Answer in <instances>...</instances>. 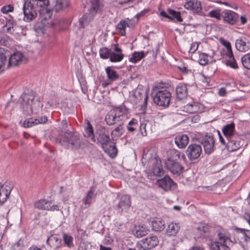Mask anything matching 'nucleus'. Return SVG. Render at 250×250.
I'll return each mask as SVG.
<instances>
[{
	"label": "nucleus",
	"mask_w": 250,
	"mask_h": 250,
	"mask_svg": "<svg viewBox=\"0 0 250 250\" xmlns=\"http://www.w3.org/2000/svg\"><path fill=\"white\" fill-rule=\"evenodd\" d=\"M137 127L138 124L136 120L133 119L131 121H130L129 122L127 128L128 131L130 132H133L136 129Z\"/></svg>",
	"instance_id": "5fc2aeb1"
},
{
	"label": "nucleus",
	"mask_w": 250,
	"mask_h": 250,
	"mask_svg": "<svg viewBox=\"0 0 250 250\" xmlns=\"http://www.w3.org/2000/svg\"><path fill=\"white\" fill-rule=\"evenodd\" d=\"M208 16L215 18L217 19L220 20L221 18V14L218 10H212L208 13Z\"/></svg>",
	"instance_id": "4d7b16f0"
},
{
	"label": "nucleus",
	"mask_w": 250,
	"mask_h": 250,
	"mask_svg": "<svg viewBox=\"0 0 250 250\" xmlns=\"http://www.w3.org/2000/svg\"><path fill=\"white\" fill-rule=\"evenodd\" d=\"M112 48L114 51L111 52L110 56V61L111 62H119L121 61L124 57L122 53V49L119 47L118 44H114L112 45Z\"/></svg>",
	"instance_id": "dca6fc26"
},
{
	"label": "nucleus",
	"mask_w": 250,
	"mask_h": 250,
	"mask_svg": "<svg viewBox=\"0 0 250 250\" xmlns=\"http://www.w3.org/2000/svg\"><path fill=\"white\" fill-rule=\"evenodd\" d=\"M235 46L239 51L246 52L250 49V43L245 37H241L236 40Z\"/></svg>",
	"instance_id": "6ab92c4d"
},
{
	"label": "nucleus",
	"mask_w": 250,
	"mask_h": 250,
	"mask_svg": "<svg viewBox=\"0 0 250 250\" xmlns=\"http://www.w3.org/2000/svg\"><path fill=\"white\" fill-rule=\"evenodd\" d=\"M75 136L76 135H75L72 132L69 130H66L64 132V138H65L66 142H68V140L71 139Z\"/></svg>",
	"instance_id": "13d9d810"
},
{
	"label": "nucleus",
	"mask_w": 250,
	"mask_h": 250,
	"mask_svg": "<svg viewBox=\"0 0 250 250\" xmlns=\"http://www.w3.org/2000/svg\"><path fill=\"white\" fill-rule=\"evenodd\" d=\"M180 229L179 224L171 222L170 223L166 229V233L169 236H175L178 233Z\"/></svg>",
	"instance_id": "393cba45"
},
{
	"label": "nucleus",
	"mask_w": 250,
	"mask_h": 250,
	"mask_svg": "<svg viewBox=\"0 0 250 250\" xmlns=\"http://www.w3.org/2000/svg\"><path fill=\"white\" fill-rule=\"evenodd\" d=\"M243 217L244 219L246 220L250 225V214L247 213H245L243 215Z\"/></svg>",
	"instance_id": "338daca9"
},
{
	"label": "nucleus",
	"mask_w": 250,
	"mask_h": 250,
	"mask_svg": "<svg viewBox=\"0 0 250 250\" xmlns=\"http://www.w3.org/2000/svg\"><path fill=\"white\" fill-rule=\"evenodd\" d=\"M21 98V104L26 114H37L41 110L42 105L34 92L24 93L22 94Z\"/></svg>",
	"instance_id": "f257e3e1"
},
{
	"label": "nucleus",
	"mask_w": 250,
	"mask_h": 250,
	"mask_svg": "<svg viewBox=\"0 0 250 250\" xmlns=\"http://www.w3.org/2000/svg\"><path fill=\"white\" fill-rule=\"evenodd\" d=\"M194 0H186V2L185 3L184 6L187 9H191L192 6H193V2Z\"/></svg>",
	"instance_id": "e2e57ef3"
},
{
	"label": "nucleus",
	"mask_w": 250,
	"mask_h": 250,
	"mask_svg": "<svg viewBox=\"0 0 250 250\" xmlns=\"http://www.w3.org/2000/svg\"><path fill=\"white\" fill-rule=\"evenodd\" d=\"M227 140L228 141L227 146L229 151H233L236 150L240 147V143L235 139V136L228 138Z\"/></svg>",
	"instance_id": "cd10ccee"
},
{
	"label": "nucleus",
	"mask_w": 250,
	"mask_h": 250,
	"mask_svg": "<svg viewBox=\"0 0 250 250\" xmlns=\"http://www.w3.org/2000/svg\"><path fill=\"white\" fill-rule=\"evenodd\" d=\"M86 127L85 129V136L89 138L93 142H96V139L95 137L93 127L88 120H85Z\"/></svg>",
	"instance_id": "c756f323"
},
{
	"label": "nucleus",
	"mask_w": 250,
	"mask_h": 250,
	"mask_svg": "<svg viewBox=\"0 0 250 250\" xmlns=\"http://www.w3.org/2000/svg\"><path fill=\"white\" fill-rule=\"evenodd\" d=\"M142 243L138 245L139 250H148L156 246L158 244V239L156 236H150L142 239Z\"/></svg>",
	"instance_id": "39448f33"
},
{
	"label": "nucleus",
	"mask_w": 250,
	"mask_h": 250,
	"mask_svg": "<svg viewBox=\"0 0 250 250\" xmlns=\"http://www.w3.org/2000/svg\"><path fill=\"white\" fill-rule=\"evenodd\" d=\"M154 103L159 106L167 107L169 105L171 94L165 88L156 87L152 93Z\"/></svg>",
	"instance_id": "f03ea898"
},
{
	"label": "nucleus",
	"mask_w": 250,
	"mask_h": 250,
	"mask_svg": "<svg viewBox=\"0 0 250 250\" xmlns=\"http://www.w3.org/2000/svg\"><path fill=\"white\" fill-rule=\"evenodd\" d=\"M94 191L91 188L87 193L86 196L83 199V202L85 205L89 206L92 199L94 197Z\"/></svg>",
	"instance_id": "09e8293b"
},
{
	"label": "nucleus",
	"mask_w": 250,
	"mask_h": 250,
	"mask_svg": "<svg viewBox=\"0 0 250 250\" xmlns=\"http://www.w3.org/2000/svg\"><path fill=\"white\" fill-rule=\"evenodd\" d=\"M217 236L218 240L213 242H218L220 243L230 245L232 241L230 239V236L229 232L223 229H220L218 231Z\"/></svg>",
	"instance_id": "a211bd4d"
},
{
	"label": "nucleus",
	"mask_w": 250,
	"mask_h": 250,
	"mask_svg": "<svg viewBox=\"0 0 250 250\" xmlns=\"http://www.w3.org/2000/svg\"><path fill=\"white\" fill-rule=\"evenodd\" d=\"M134 101L136 103H143L142 110H145L146 107L148 95L147 92L143 89L137 88L134 93Z\"/></svg>",
	"instance_id": "6e6552de"
},
{
	"label": "nucleus",
	"mask_w": 250,
	"mask_h": 250,
	"mask_svg": "<svg viewBox=\"0 0 250 250\" xmlns=\"http://www.w3.org/2000/svg\"><path fill=\"white\" fill-rule=\"evenodd\" d=\"M152 227L155 231H162L165 228V223L159 219H157L152 222Z\"/></svg>",
	"instance_id": "f704fd0d"
},
{
	"label": "nucleus",
	"mask_w": 250,
	"mask_h": 250,
	"mask_svg": "<svg viewBox=\"0 0 250 250\" xmlns=\"http://www.w3.org/2000/svg\"><path fill=\"white\" fill-rule=\"evenodd\" d=\"M123 123H119L118 125L111 132V135L113 137H119L122 135L123 130Z\"/></svg>",
	"instance_id": "a18cd8bd"
},
{
	"label": "nucleus",
	"mask_w": 250,
	"mask_h": 250,
	"mask_svg": "<svg viewBox=\"0 0 250 250\" xmlns=\"http://www.w3.org/2000/svg\"><path fill=\"white\" fill-rule=\"evenodd\" d=\"M68 145L72 149H78L80 147L81 142L76 136L71 139L68 140Z\"/></svg>",
	"instance_id": "58836bf2"
},
{
	"label": "nucleus",
	"mask_w": 250,
	"mask_h": 250,
	"mask_svg": "<svg viewBox=\"0 0 250 250\" xmlns=\"http://www.w3.org/2000/svg\"><path fill=\"white\" fill-rule=\"evenodd\" d=\"M206 153L210 154L213 151L214 140L212 136H205L201 140Z\"/></svg>",
	"instance_id": "2eb2a0df"
},
{
	"label": "nucleus",
	"mask_w": 250,
	"mask_h": 250,
	"mask_svg": "<svg viewBox=\"0 0 250 250\" xmlns=\"http://www.w3.org/2000/svg\"><path fill=\"white\" fill-rule=\"evenodd\" d=\"M23 247V242L21 240H19L13 246L14 250H21Z\"/></svg>",
	"instance_id": "bf43d9fd"
},
{
	"label": "nucleus",
	"mask_w": 250,
	"mask_h": 250,
	"mask_svg": "<svg viewBox=\"0 0 250 250\" xmlns=\"http://www.w3.org/2000/svg\"><path fill=\"white\" fill-rule=\"evenodd\" d=\"M189 142V138L185 134H180L175 138V143L177 146L180 148H185Z\"/></svg>",
	"instance_id": "5701e85b"
},
{
	"label": "nucleus",
	"mask_w": 250,
	"mask_h": 250,
	"mask_svg": "<svg viewBox=\"0 0 250 250\" xmlns=\"http://www.w3.org/2000/svg\"><path fill=\"white\" fill-rule=\"evenodd\" d=\"M51 201L45 199H41L36 201L34 206L35 208L40 210H46L49 211L59 210V207L58 205H51Z\"/></svg>",
	"instance_id": "0eeeda50"
},
{
	"label": "nucleus",
	"mask_w": 250,
	"mask_h": 250,
	"mask_svg": "<svg viewBox=\"0 0 250 250\" xmlns=\"http://www.w3.org/2000/svg\"><path fill=\"white\" fill-rule=\"evenodd\" d=\"M157 184L159 187L166 191L174 189L176 186V184L168 176H165L163 178L158 180Z\"/></svg>",
	"instance_id": "f8f14e48"
},
{
	"label": "nucleus",
	"mask_w": 250,
	"mask_h": 250,
	"mask_svg": "<svg viewBox=\"0 0 250 250\" xmlns=\"http://www.w3.org/2000/svg\"><path fill=\"white\" fill-rule=\"evenodd\" d=\"M228 57H229V59L226 61V65L234 69H238V65L233 57V55L232 56Z\"/></svg>",
	"instance_id": "c03bdc74"
},
{
	"label": "nucleus",
	"mask_w": 250,
	"mask_h": 250,
	"mask_svg": "<svg viewBox=\"0 0 250 250\" xmlns=\"http://www.w3.org/2000/svg\"><path fill=\"white\" fill-rule=\"evenodd\" d=\"M166 166L173 174H180L182 170L180 164L171 158H168L166 162Z\"/></svg>",
	"instance_id": "f3484780"
},
{
	"label": "nucleus",
	"mask_w": 250,
	"mask_h": 250,
	"mask_svg": "<svg viewBox=\"0 0 250 250\" xmlns=\"http://www.w3.org/2000/svg\"><path fill=\"white\" fill-rule=\"evenodd\" d=\"M23 12L24 20L30 21L34 20L37 16V8L38 5L35 4L29 0H24Z\"/></svg>",
	"instance_id": "7ed1b4c3"
},
{
	"label": "nucleus",
	"mask_w": 250,
	"mask_h": 250,
	"mask_svg": "<svg viewBox=\"0 0 250 250\" xmlns=\"http://www.w3.org/2000/svg\"><path fill=\"white\" fill-rule=\"evenodd\" d=\"M7 53V50L3 48H0V71H3L6 64L8 65Z\"/></svg>",
	"instance_id": "7c9ffc66"
},
{
	"label": "nucleus",
	"mask_w": 250,
	"mask_h": 250,
	"mask_svg": "<svg viewBox=\"0 0 250 250\" xmlns=\"http://www.w3.org/2000/svg\"><path fill=\"white\" fill-rule=\"evenodd\" d=\"M47 121L46 116L38 117L37 118H30L27 121H25L24 125L25 127H29L34 125H37L39 124H44Z\"/></svg>",
	"instance_id": "4be33fe9"
},
{
	"label": "nucleus",
	"mask_w": 250,
	"mask_h": 250,
	"mask_svg": "<svg viewBox=\"0 0 250 250\" xmlns=\"http://www.w3.org/2000/svg\"><path fill=\"white\" fill-rule=\"evenodd\" d=\"M94 15L90 12L84 14L80 20L79 24L82 28L85 27L88 25L93 19Z\"/></svg>",
	"instance_id": "72a5a7b5"
},
{
	"label": "nucleus",
	"mask_w": 250,
	"mask_h": 250,
	"mask_svg": "<svg viewBox=\"0 0 250 250\" xmlns=\"http://www.w3.org/2000/svg\"><path fill=\"white\" fill-rule=\"evenodd\" d=\"M224 20L230 24H234L238 19V15L235 12L225 10L222 12Z\"/></svg>",
	"instance_id": "aec40b11"
},
{
	"label": "nucleus",
	"mask_w": 250,
	"mask_h": 250,
	"mask_svg": "<svg viewBox=\"0 0 250 250\" xmlns=\"http://www.w3.org/2000/svg\"><path fill=\"white\" fill-rule=\"evenodd\" d=\"M111 52V49L103 47L100 50V56L101 58L106 59L110 57Z\"/></svg>",
	"instance_id": "de8ad7c7"
},
{
	"label": "nucleus",
	"mask_w": 250,
	"mask_h": 250,
	"mask_svg": "<svg viewBox=\"0 0 250 250\" xmlns=\"http://www.w3.org/2000/svg\"><path fill=\"white\" fill-rule=\"evenodd\" d=\"M226 93V89L225 88H221L219 90V94L221 96H225Z\"/></svg>",
	"instance_id": "774afa93"
},
{
	"label": "nucleus",
	"mask_w": 250,
	"mask_h": 250,
	"mask_svg": "<svg viewBox=\"0 0 250 250\" xmlns=\"http://www.w3.org/2000/svg\"><path fill=\"white\" fill-rule=\"evenodd\" d=\"M91 6L90 12L95 15L100 9L99 0H91Z\"/></svg>",
	"instance_id": "37998d69"
},
{
	"label": "nucleus",
	"mask_w": 250,
	"mask_h": 250,
	"mask_svg": "<svg viewBox=\"0 0 250 250\" xmlns=\"http://www.w3.org/2000/svg\"><path fill=\"white\" fill-rule=\"evenodd\" d=\"M234 128L235 125L233 123L224 126L223 129V132L227 139H228V138H231L235 136L234 135Z\"/></svg>",
	"instance_id": "2f4dec72"
},
{
	"label": "nucleus",
	"mask_w": 250,
	"mask_h": 250,
	"mask_svg": "<svg viewBox=\"0 0 250 250\" xmlns=\"http://www.w3.org/2000/svg\"><path fill=\"white\" fill-rule=\"evenodd\" d=\"M131 204L130 196L123 195L119 198V201L116 206V209L120 213L123 212H127L131 206Z\"/></svg>",
	"instance_id": "423d86ee"
},
{
	"label": "nucleus",
	"mask_w": 250,
	"mask_h": 250,
	"mask_svg": "<svg viewBox=\"0 0 250 250\" xmlns=\"http://www.w3.org/2000/svg\"><path fill=\"white\" fill-rule=\"evenodd\" d=\"M147 123V122L145 121L141 123L140 125L139 130L142 136H146L147 134L146 128Z\"/></svg>",
	"instance_id": "864d4df0"
},
{
	"label": "nucleus",
	"mask_w": 250,
	"mask_h": 250,
	"mask_svg": "<svg viewBox=\"0 0 250 250\" xmlns=\"http://www.w3.org/2000/svg\"><path fill=\"white\" fill-rule=\"evenodd\" d=\"M13 9L14 8L12 6L8 5L3 6L1 9V11L3 13L7 14L9 12H12L13 10Z\"/></svg>",
	"instance_id": "052dcab7"
},
{
	"label": "nucleus",
	"mask_w": 250,
	"mask_h": 250,
	"mask_svg": "<svg viewBox=\"0 0 250 250\" xmlns=\"http://www.w3.org/2000/svg\"><path fill=\"white\" fill-rule=\"evenodd\" d=\"M177 98L180 100L186 98L188 95L187 87L186 84H179L176 90Z\"/></svg>",
	"instance_id": "c85d7f7f"
},
{
	"label": "nucleus",
	"mask_w": 250,
	"mask_h": 250,
	"mask_svg": "<svg viewBox=\"0 0 250 250\" xmlns=\"http://www.w3.org/2000/svg\"><path fill=\"white\" fill-rule=\"evenodd\" d=\"M204 109L205 106L203 104L196 102L187 104L183 107L184 111L190 114L202 112Z\"/></svg>",
	"instance_id": "ddd939ff"
},
{
	"label": "nucleus",
	"mask_w": 250,
	"mask_h": 250,
	"mask_svg": "<svg viewBox=\"0 0 250 250\" xmlns=\"http://www.w3.org/2000/svg\"><path fill=\"white\" fill-rule=\"evenodd\" d=\"M26 62V58L23 54L20 52H17L11 55L9 58L7 67L15 66L20 64L22 62Z\"/></svg>",
	"instance_id": "9b49d317"
},
{
	"label": "nucleus",
	"mask_w": 250,
	"mask_h": 250,
	"mask_svg": "<svg viewBox=\"0 0 250 250\" xmlns=\"http://www.w3.org/2000/svg\"><path fill=\"white\" fill-rule=\"evenodd\" d=\"M55 241L56 242H60L61 240H59V238L55 235H51L46 240V243L48 245L51 246L53 242Z\"/></svg>",
	"instance_id": "6e6d98bb"
},
{
	"label": "nucleus",
	"mask_w": 250,
	"mask_h": 250,
	"mask_svg": "<svg viewBox=\"0 0 250 250\" xmlns=\"http://www.w3.org/2000/svg\"><path fill=\"white\" fill-rule=\"evenodd\" d=\"M235 230L237 232H241L243 234V238L246 242L250 241V230L240 228H236Z\"/></svg>",
	"instance_id": "603ef678"
},
{
	"label": "nucleus",
	"mask_w": 250,
	"mask_h": 250,
	"mask_svg": "<svg viewBox=\"0 0 250 250\" xmlns=\"http://www.w3.org/2000/svg\"><path fill=\"white\" fill-rule=\"evenodd\" d=\"M102 148L109 156L111 157H114L116 156L117 154V149L114 144V143L110 142V143L108 145H105Z\"/></svg>",
	"instance_id": "bb28decb"
},
{
	"label": "nucleus",
	"mask_w": 250,
	"mask_h": 250,
	"mask_svg": "<svg viewBox=\"0 0 250 250\" xmlns=\"http://www.w3.org/2000/svg\"><path fill=\"white\" fill-rule=\"evenodd\" d=\"M149 230L144 226H139L136 231V235L142 237L148 233Z\"/></svg>",
	"instance_id": "8fccbe9b"
},
{
	"label": "nucleus",
	"mask_w": 250,
	"mask_h": 250,
	"mask_svg": "<svg viewBox=\"0 0 250 250\" xmlns=\"http://www.w3.org/2000/svg\"><path fill=\"white\" fill-rule=\"evenodd\" d=\"M105 71L108 78V80L110 82L115 81L119 77V75L113 69L110 67H107L105 68Z\"/></svg>",
	"instance_id": "e433bc0d"
},
{
	"label": "nucleus",
	"mask_w": 250,
	"mask_h": 250,
	"mask_svg": "<svg viewBox=\"0 0 250 250\" xmlns=\"http://www.w3.org/2000/svg\"><path fill=\"white\" fill-rule=\"evenodd\" d=\"M161 15L171 20L176 19L178 21H182V19L180 16V13L173 10L169 9L168 11V13L165 11H162L161 12Z\"/></svg>",
	"instance_id": "b1692460"
},
{
	"label": "nucleus",
	"mask_w": 250,
	"mask_h": 250,
	"mask_svg": "<svg viewBox=\"0 0 250 250\" xmlns=\"http://www.w3.org/2000/svg\"><path fill=\"white\" fill-rule=\"evenodd\" d=\"M221 43L225 46L227 51L226 52V55L227 56H232L233 55L232 51L231 49V44L229 42L225 40H221Z\"/></svg>",
	"instance_id": "49530a36"
},
{
	"label": "nucleus",
	"mask_w": 250,
	"mask_h": 250,
	"mask_svg": "<svg viewBox=\"0 0 250 250\" xmlns=\"http://www.w3.org/2000/svg\"><path fill=\"white\" fill-rule=\"evenodd\" d=\"M70 4L69 0H56L53 9L56 12L62 11L68 7Z\"/></svg>",
	"instance_id": "a878e982"
},
{
	"label": "nucleus",
	"mask_w": 250,
	"mask_h": 250,
	"mask_svg": "<svg viewBox=\"0 0 250 250\" xmlns=\"http://www.w3.org/2000/svg\"><path fill=\"white\" fill-rule=\"evenodd\" d=\"M148 163L152 165V172L154 175L161 176L164 174L160 159L156 157H152L148 160Z\"/></svg>",
	"instance_id": "9d476101"
},
{
	"label": "nucleus",
	"mask_w": 250,
	"mask_h": 250,
	"mask_svg": "<svg viewBox=\"0 0 250 250\" xmlns=\"http://www.w3.org/2000/svg\"><path fill=\"white\" fill-rule=\"evenodd\" d=\"M130 20L127 18L125 20H121L116 25V30L121 36H125L126 34L125 29L127 27H129Z\"/></svg>",
	"instance_id": "412c9836"
},
{
	"label": "nucleus",
	"mask_w": 250,
	"mask_h": 250,
	"mask_svg": "<svg viewBox=\"0 0 250 250\" xmlns=\"http://www.w3.org/2000/svg\"><path fill=\"white\" fill-rule=\"evenodd\" d=\"M202 151V149L200 145L192 144L188 147L186 154L190 160H195L199 157Z\"/></svg>",
	"instance_id": "1a4fd4ad"
},
{
	"label": "nucleus",
	"mask_w": 250,
	"mask_h": 250,
	"mask_svg": "<svg viewBox=\"0 0 250 250\" xmlns=\"http://www.w3.org/2000/svg\"><path fill=\"white\" fill-rule=\"evenodd\" d=\"M124 117L122 110L120 108H116L108 113L105 116V120L107 125H112L122 122Z\"/></svg>",
	"instance_id": "20e7f679"
},
{
	"label": "nucleus",
	"mask_w": 250,
	"mask_h": 250,
	"mask_svg": "<svg viewBox=\"0 0 250 250\" xmlns=\"http://www.w3.org/2000/svg\"><path fill=\"white\" fill-rule=\"evenodd\" d=\"M97 143L101 144L102 146L110 143V139L107 131L105 128H102L96 132Z\"/></svg>",
	"instance_id": "4468645a"
},
{
	"label": "nucleus",
	"mask_w": 250,
	"mask_h": 250,
	"mask_svg": "<svg viewBox=\"0 0 250 250\" xmlns=\"http://www.w3.org/2000/svg\"><path fill=\"white\" fill-rule=\"evenodd\" d=\"M144 57L145 53L143 51L135 52L132 54V56L129 58V61L133 63H136L140 61Z\"/></svg>",
	"instance_id": "ea45409f"
},
{
	"label": "nucleus",
	"mask_w": 250,
	"mask_h": 250,
	"mask_svg": "<svg viewBox=\"0 0 250 250\" xmlns=\"http://www.w3.org/2000/svg\"><path fill=\"white\" fill-rule=\"evenodd\" d=\"M213 53H212V55H208L204 53H200L199 55V58H198V62L199 63L203 65L206 64L208 62V57H210V58L213 57Z\"/></svg>",
	"instance_id": "a19ab883"
},
{
	"label": "nucleus",
	"mask_w": 250,
	"mask_h": 250,
	"mask_svg": "<svg viewBox=\"0 0 250 250\" xmlns=\"http://www.w3.org/2000/svg\"><path fill=\"white\" fill-rule=\"evenodd\" d=\"M242 63L248 69H250V53L244 55L241 58Z\"/></svg>",
	"instance_id": "3c124183"
},
{
	"label": "nucleus",
	"mask_w": 250,
	"mask_h": 250,
	"mask_svg": "<svg viewBox=\"0 0 250 250\" xmlns=\"http://www.w3.org/2000/svg\"><path fill=\"white\" fill-rule=\"evenodd\" d=\"M11 192V189L7 186H1L0 188V202L4 203L8 198Z\"/></svg>",
	"instance_id": "473e14b6"
},
{
	"label": "nucleus",
	"mask_w": 250,
	"mask_h": 250,
	"mask_svg": "<svg viewBox=\"0 0 250 250\" xmlns=\"http://www.w3.org/2000/svg\"><path fill=\"white\" fill-rule=\"evenodd\" d=\"M229 245L218 242H211V249L212 250H230Z\"/></svg>",
	"instance_id": "c9c22d12"
},
{
	"label": "nucleus",
	"mask_w": 250,
	"mask_h": 250,
	"mask_svg": "<svg viewBox=\"0 0 250 250\" xmlns=\"http://www.w3.org/2000/svg\"><path fill=\"white\" fill-rule=\"evenodd\" d=\"M199 46V44L197 42H193L191 45L189 49V52L191 53H194L198 49Z\"/></svg>",
	"instance_id": "680f3d73"
},
{
	"label": "nucleus",
	"mask_w": 250,
	"mask_h": 250,
	"mask_svg": "<svg viewBox=\"0 0 250 250\" xmlns=\"http://www.w3.org/2000/svg\"><path fill=\"white\" fill-rule=\"evenodd\" d=\"M200 231H202L204 233L208 232L209 231V228L207 225H203L198 228Z\"/></svg>",
	"instance_id": "0e129e2a"
},
{
	"label": "nucleus",
	"mask_w": 250,
	"mask_h": 250,
	"mask_svg": "<svg viewBox=\"0 0 250 250\" xmlns=\"http://www.w3.org/2000/svg\"><path fill=\"white\" fill-rule=\"evenodd\" d=\"M29 1L32 2L35 4L38 5L40 6H42V3L44 0H29Z\"/></svg>",
	"instance_id": "69168bd1"
},
{
	"label": "nucleus",
	"mask_w": 250,
	"mask_h": 250,
	"mask_svg": "<svg viewBox=\"0 0 250 250\" xmlns=\"http://www.w3.org/2000/svg\"><path fill=\"white\" fill-rule=\"evenodd\" d=\"M64 244L68 248L73 247V237L68 233L63 232L62 234Z\"/></svg>",
	"instance_id": "4c0bfd02"
},
{
	"label": "nucleus",
	"mask_w": 250,
	"mask_h": 250,
	"mask_svg": "<svg viewBox=\"0 0 250 250\" xmlns=\"http://www.w3.org/2000/svg\"><path fill=\"white\" fill-rule=\"evenodd\" d=\"M193 4L194 5L193 6H192L190 10H193L194 13H196L199 15H206L202 12L201 5L199 1L197 0H194Z\"/></svg>",
	"instance_id": "79ce46f5"
}]
</instances>
